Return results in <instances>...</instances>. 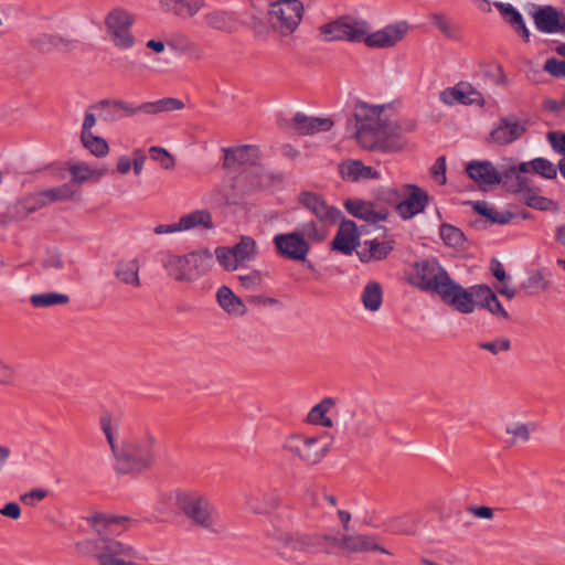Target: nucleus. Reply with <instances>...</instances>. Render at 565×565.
<instances>
[{
    "label": "nucleus",
    "mask_w": 565,
    "mask_h": 565,
    "mask_svg": "<svg viewBox=\"0 0 565 565\" xmlns=\"http://www.w3.org/2000/svg\"><path fill=\"white\" fill-rule=\"evenodd\" d=\"M392 104L358 103L354 107L355 140L367 151L398 152L407 146L405 134L416 129L412 121L392 118Z\"/></svg>",
    "instance_id": "obj_1"
},
{
    "label": "nucleus",
    "mask_w": 565,
    "mask_h": 565,
    "mask_svg": "<svg viewBox=\"0 0 565 565\" xmlns=\"http://www.w3.org/2000/svg\"><path fill=\"white\" fill-rule=\"evenodd\" d=\"M168 277L179 285H193L213 269V253L201 247L186 253H168L162 259Z\"/></svg>",
    "instance_id": "obj_2"
},
{
    "label": "nucleus",
    "mask_w": 565,
    "mask_h": 565,
    "mask_svg": "<svg viewBox=\"0 0 565 565\" xmlns=\"http://www.w3.org/2000/svg\"><path fill=\"white\" fill-rule=\"evenodd\" d=\"M324 436L294 430L284 437L281 449L301 463L317 465L330 450V444L323 440Z\"/></svg>",
    "instance_id": "obj_3"
},
{
    "label": "nucleus",
    "mask_w": 565,
    "mask_h": 565,
    "mask_svg": "<svg viewBox=\"0 0 565 565\" xmlns=\"http://www.w3.org/2000/svg\"><path fill=\"white\" fill-rule=\"evenodd\" d=\"M327 236L326 231L318 230L311 223L307 225L303 233L290 232L276 235L274 244L278 254L287 259L305 262L310 250V241L320 242Z\"/></svg>",
    "instance_id": "obj_4"
},
{
    "label": "nucleus",
    "mask_w": 565,
    "mask_h": 565,
    "mask_svg": "<svg viewBox=\"0 0 565 565\" xmlns=\"http://www.w3.org/2000/svg\"><path fill=\"white\" fill-rule=\"evenodd\" d=\"M303 11L301 0H270L267 12L269 25L279 36H290L298 29Z\"/></svg>",
    "instance_id": "obj_5"
},
{
    "label": "nucleus",
    "mask_w": 565,
    "mask_h": 565,
    "mask_svg": "<svg viewBox=\"0 0 565 565\" xmlns=\"http://www.w3.org/2000/svg\"><path fill=\"white\" fill-rule=\"evenodd\" d=\"M247 147L238 146L224 151L223 170L225 172L227 199L232 202L244 198L246 182Z\"/></svg>",
    "instance_id": "obj_6"
},
{
    "label": "nucleus",
    "mask_w": 565,
    "mask_h": 565,
    "mask_svg": "<svg viewBox=\"0 0 565 565\" xmlns=\"http://www.w3.org/2000/svg\"><path fill=\"white\" fill-rule=\"evenodd\" d=\"M134 22V14L122 7H115L106 13L104 18L105 30L114 47L124 52L134 49L136 44L135 36L131 33Z\"/></svg>",
    "instance_id": "obj_7"
},
{
    "label": "nucleus",
    "mask_w": 565,
    "mask_h": 565,
    "mask_svg": "<svg viewBox=\"0 0 565 565\" xmlns=\"http://www.w3.org/2000/svg\"><path fill=\"white\" fill-rule=\"evenodd\" d=\"M178 510L196 527L213 530V518L207 499L195 491H180L175 494Z\"/></svg>",
    "instance_id": "obj_8"
},
{
    "label": "nucleus",
    "mask_w": 565,
    "mask_h": 565,
    "mask_svg": "<svg viewBox=\"0 0 565 565\" xmlns=\"http://www.w3.org/2000/svg\"><path fill=\"white\" fill-rule=\"evenodd\" d=\"M408 280L417 288L439 297L451 278L436 259H424L412 266Z\"/></svg>",
    "instance_id": "obj_9"
},
{
    "label": "nucleus",
    "mask_w": 565,
    "mask_h": 565,
    "mask_svg": "<svg viewBox=\"0 0 565 565\" xmlns=\"http://www.w3.org/2000/svg\"><path fill=\"white\" fill-rule=\"evenodd\" d=\"M480 285L465 288L452 279L439 295L440 300L454 311L470 316L477 310Z\"/></svg>",
    "instance_id": "obj_10"
},
{
    "label": "nucleus",
    "mask_w": 565,
    "mask_h": 565,
    "mask_svg": "<svg viewBox=\"0 0 565 565\" xmlns=\"http://www.w3.org/2000/svg\"><path fill=\"white\" fill-rule=\"evenodd\" d=\"M115 458L120 470L126 473H139L150 468L153 458L149 449L140 441H127L118 451Z\"/></svg>",
    "instance_id": "obj_11"
},
{
    "label": "nucleus",
    "mask_w": 565,
    "mask_h": 565,
    "mask_svg": "<svg viewBox=\"0 0 565 565\" xmlns=\"http://www.w3.org/2000/svg\"><path fill=\"white\" fill-rule=\"evenodd\" d=\"M326 540L344 553H380L392 556L393 553L383 546L374 535L363 533H347L341 537L327 536Z\"/></svg>",
    "instance_id": "obj_12"
},
{
    "label": "nucleus",
    "mask_w": 565,
    "mask_h": 565,
    "mask_svg": "<svg viewBox=\"0 0 565 565\" xmlns=\"http://www.w3.org/2000/svg\"><path fill=\"white\" fill-rule=\"evenodd\" d=\"M65 170L70 174L71 183L76 185L97 183L108 172L104 164L81 159L68 160Z\"/></svg>",
    "instance_id": "obj_13"
},
{
    "label": "nucleus",
    "mask_w": 565,
    "mask_h": 565,
    "mask_svg": "<svg viewBox=\"0 0 565 565\" xmlns=\"http://www.w3.org/2000/svg\"><path fill=\"white\" fill-rule=\"evenodd\" d=\"M526 131V122L518 117L501 118L491 129L489 141L507 146L520 139Z\"/></svg>",
    "instance_id": "obj_14"
},
{
    "label": "nucleus",
    "mask_w": 565,
    "mask_h": 565,
    "mask_svg": "<svg viewBox=\"0 0 565 565\" xmlns=\"http://www.w3.org/2000/svg\"><path fill=\"white\" fill-rule=\"evenodd\" d=\"M75 196V192L68 184H63L56 188L44 189L36 194V203L28 205V200H19L15 204L18 214H30L38 209L52 204L58 201H68Z\"/></svg>",
    "instance_id": "obj_15"
},
{
    "label": "nucleus",
    "mask_w": 565,
    "mask_h": 565,
    "mask_svg": "<svg viewBox=\"0 0 565 565\" xmlns=\"http://www.w3.org/2000/svg\"><path fill=\"white\" fill-rule=\"evenodd\" d=\"M439 99L446 106L461 104L465 106L477 105L482 107L486 104L483 95L472 85L463 82L445 88L439 94Z\"/></svg>",
    "instance_id": "obj_16"
},
{
    "label": "nucleus",
    "mask_w": 565,
    "mask_h": 565,
    "mask_svg": "<svg viewBox=\"0 0 565 565\" xmlns=\"http://www.w3.org/2000/svg\"><path fill=\"white\" fill-rule=\"evenodd\" d=\"M405 199L395 205L396 213L403 220H409L424 212L428 203V194L415 184L402 186Z\"/></svg>",
    "instance_id": "obj_17"
},
{
    "label": "nucleus",
    "mask_w": 565,
    "mask_h": 565,
    "mask_svg": "<svg viewBox=\"0 0 565 565\" xmlns=\"http://www.w3.org/2000/svg\"><path fill=\"white\" fill-rule=\"evenodd\" d=\"M534 423L524 418L514 417L507 420L501 427V438L509 448L527 444L533 439Z\"/></svg>",
    "instance_id": "obj_18"
},
{
    "label": "nucleus",
    "mask_w": 565,
    "mask_h": 565,
    "mask_svg": "<svg viewBox=\"0 0 565 565\" xmlns=\"http://www.w3.org/2000/svg\"><path fill=\"white\" fill-rule=\"evenodd\" d=\"M344 207L352 216L372 224L385 222L390 217L388 209L362 199H348Z\"/></svg>",
    "instance_id": "obj_19"
},
{
    "label": "nucleus",
    "mask_w": 565,
    "mask_h": 565,
    "mask_svg": "<svg viewBox=\"0 0 565 565\" xmlns=\"http://www.w3.org/2000/svg\"><path fill=\"white\" fill-rule=\"evenodd\" d=\"M213 253L217 264L225 271H237L247 258V243L242 238L232 246H217Z\"/></svg>",
    "instance_id": "obj_20"
},
{
    "label": "nucleus",
    "mask_w": 565,
    "mask_h": 565,
    "mask_svg": "<svg viewBox=\"0 0 565 565\" xmlns=\"http://www.w3.org/2000/svg\"><path fill=\"white\" fill-rule=\"evenodd\" d=\"M408 31L405 22L386 25L385 28L369 33L366 45L369 47L387 49L401 42Z\"/></svg>",
    "instance_id": "obj_21"
},
{
    "label": "nucleus",
    "mask_w": 565,
    "mask_h": 565,
    "mask_svg": "<svg viewBox=\"0 0 565 565\" xmlns=\"http://www.w3.org/2000/svg\"><path fill=\"white\" fill-rule=\"evenodd\" d=\"M529 172H535L546 179H554L557 174L555 166L543 158H536L520 164H510L503 170L505 179L515 178L516 180L524 179L522 174Z\"/></svg>",
    "instance_id": "obj_22"
},
{
    "label": "nucleus",
    "mask_w": 565,
    "mask_h": 565,
    "mask_svg": "<svg viewBox=\"0 0 565 565\" xmlns=\"http://www.w3.org/2000/svg\"><path fill=\"white\" fill-rule=\"evenodd\" d=\"M466 172L481 189L499 184L502 177H504V174H501L493 163L488 160H473L469 162L466 166Z\"/></svg>",
    "instance_id": "obj_23"
},
{
    "label": "nucleus",
    "mask_w": 565,
    "mask_h": 565,
    "mask_svg": "<svg viewBox=\"0 0 565 565\" xmlns=\"http://www.w3.org/2000/svg\"><path fill=\"white\" fill-rule=\"evenodd\" d=\"M298 201L320 221L329 224H334L337 222L338 211L328 205L321 195L307 191L299 194Z\"/></svg>",
    "instance_id": "obj_24"
},
{
    "label": "nucleus",
    "mask_w": 565,
    "mask_h": 565,
    "mask_svg": "<svg viewBox=\"0 0 565 565\" xmlns=\"http://www.w3.org/2000/svg\"><path fill=\"white\" fill-rule=\"evenodd\" d=\"M359 244L360 234L356 224L350 220L342 221L332 241V249L343 255H351Z\"/></svg>",
    "instance_id": "obj_25"
},
{
    "label": "nucleus",
    "mask_w": 565,
    "mask_h": 565,
    "mask_svg": "<svg viewBox=\"0 0 565 565\" xmlns=\"http://www.w3.org/2000/svg\"><path fill=\"white\" fill-rule=\"evenodd\" d=\"M340 177L349 182H358L360 180L381 178V173L373 167L365 166L360 160H345L339 164Z\"/></svg>",
    "instance_id": "obj_26"
},
{
    "label": "nucleus",
    "mask_w": 565,
    "mask_h": 565,
    "mask_svg": "<svg viewBox=\"0 0 565 565\" xmlns=\"http://www.w3.org/2000/svg\"><path fill=\"white\" fill-rule=\"evenodd\" d=\"M335 406V401L331 397L323 398L315 405L307 414L306 422L313 426L332 428L334 425L331 416Z\"/></svg>",
    "instance_id": "obj_27"
},
{
    "label": "nucleus",
    "mask_w": 565,
    "mask_h": 565,
    "mask_svg": "<svg viewBox=\"0 0 565 565\" xmlns=\"http://www.w3.org/2000/svg\"><path fill=\"white\" fill-rule=\"evenodd\" d=\"M394 246L395 242L393 239L380 241L374 238L365 241L360 254L361 260L364 263L384 260L393 252Z\"/></svg>",
    "instance_id": "obj_28"
},
{
    "label": "nucleus",
    "mask_w": 565,
    "mask_h": 565,
    "mask_svg": "<svg viewBox=\"0 0 565 565\" xmlns=\"http://www.w3.org/2000/svg\"><path fill=\"white\" fill-rule=\"evenodd\" d=\"M217 305L230 316H243L245 312V302L236 296L227 286H221L215 295Z\"/></svg>",
    "instance_id": "obj_29"
},
{
    "label": "nucleus",
    "mask_w": 565,
    "mask_h": 565,
    "mask_svg": "<svg viewBox=\"0 0 565 565\" xmlns=\"http://www.w3.org/2000/svg\"><path fill=\"white\" fill-rule=\"evenodd\" d=\"M292 122L295 128L303 135L328 131L333 126L330 118H318L300 113L295 115Z\"/></svg>",
    "instance_id": "obj_30"
},
{
    "label": "nucleus",
    "mask_w": 565,
    "mask_h": 565,
    "mask_svg": "<svg viewBox=\"0 0 565 565\" xmlns=\"http://www.w3.org/2000/svg\"><path fill=\"white\" fill-rule=\"evenodd\" d=\"M518 181L516 191L521 193L523 202L533 209L540 211H555L557 209V204L551 199L544 198L537 193V191L527 188L525 183V179H520Z\"/></svg>",
    "instance_id": "obj_31"
},
{
    "label": "nucleus",
    "mask_w": 565,
    "mask_h": 565,
    "mask_svg": "<svg viewBox=\"0 0 565 565\" xmlns=\"http://www.w3.org/2000/svg\"><path fill=\"white\" fill-rule=\"evenodd\" d=\"M132 523V519L128 515H119L111 513H96L90 518V524L97 531H107L113 529L127 530Z\"/></svg>",
    "instance_id": "obj_32"
},
{
    "label": "nucleus",
    "mask_w": 565,
    "mask_h": 565,
    "mask_svg": "<svg viewBox=\"0 0 565 565\" xmlns=\"http://www.w3.org/2000/svg\"><path fill=\"white\" fill-rule=\"evenodd\" d=\"M533 18L537 29L543 32L553 33L562 26V13L550 6L539 9Z\"/></svg>",
    "instance_id": "obj_33"
},
{
    "label": "nucleus",
    "mask_w": 565,
    "mask_h": 565,
    "mask_svg": "<svg viewBox=\"0 0 565 565\" xmlns=\"http://www.w3.org/2000/svg\"><path fill=\"white\" fill-rule=\"evenodd\" d=\"M480 308L486 309L494 317L508 319L509 315L500 303L494 291L487 285H480L479 297H477Z\"/></svg>",
    "instance_id": "obj_34"
},
{
    "label": "nucleus",
    "mask_w": 565,
    "mask_h": 565,
    "mask_svg": "<svg viewBox=\"0 0 565 565\" xmlns=\"http://www.w3.org/2000/svg\"><path fill=\"white\" fill-rule=\"evenodd\" d=\"M345 21V40L364 42L366 44V38L369 36L372 26L369 21L362 18L344 17Z\"/></svg>",
    "instance_id": "obj_35"
},
{
    "label": "nucleus",
    "mask_w": 565,
    "mask_h": 565,
    "mask_svg": "<svg viewBox=\"0 0 565 565\" xmlns=\"http://www.w3.org/2000/svg\"><path fill=\"white\" fill-rule=\"evenodd\" d=\"M182 232H188L196 227L212 230L214 227L212 215L206 210H196L188 213L180 218Z\"/></svg>",
    "instance_id": "obj_36"
},
{
    "label": "nucleus",
    "mask_w": 565,
    "mask_h": 565,
    "mask_svg": "<svg viewBox=\"0 0 565 565\" xmlns=\"http://www.w3.org/2000/svg\"><path fill=\"white\" fill-rule=\"evenodd\" d=\"M439 235L444 244L455 250L461 252L467 247V238L462 231L451 224L443 223L439 227Z\"/></svg>",
    "instance_id": "obj_37"
},
{
    "label": "nucleus",
    "mask_w": 565,
    "mask_h": 565,
    "mask_svg": "<svg viewBox=\"0 0 565 565\" xmlns=\"http://www.w3.org/2000/svg\"><path fill=\"white\" fill-rule=\"evenodd\" d=\"M139 263L136 258L122 259L118 263L115 275L121 282L139 286Z\"/></svg>",
    "instance_id": "obj_38"
},
{
    "label": "nucleus",
    "mask_w": 565,
    "mask_h": 565,
    "mask_svg": "<svg viewBox=\"0 0 565 565\" xmlns=\"http://www.w3.org/2000/svg\"><path fill=\"white\" fill-rule=\"evenodd\" d=\"M473 210L491 223L507 224L513 218L509 211H498L486 202H473Z\"/></svg>",
    "instance_id": "obj_39"
},
{
    "label": "nucleus",
    "mask_w": 565,
    "mask_h": 565,
    "mask_svg": "<svg viewBox=\"0 0 565 565\" xmlns=\"http://www.w3.org/2000/svg\"><path fill=\"white\" fill-rule=\"evenodd\" d=\"M82 146L95 158H105L109 154L108 142L100 136L89 134L79 136Z\"/></svg>",
    "instance_id": "obj_40"
},
{
    "label": "nucleus",
    "mask_w": 565,
    "mask_h": 565,
    "mask_svg": "<svg viewBox=\"0 0 565 565\" xmlns=\"http://www.w3.org/2000/svg\"><path fill=\"white\" fill-rule=\"evenodd\" d=\"M383 291L377 281H369L362 291L361 299L365 309L377 311L382 305Z\"/></svg>",
    "instance_id": "obj_41"
},
{
    "label": "nucleus",
    "mask_w": 565,
    "mask_h": 565,
    "mask_svg": "<svg viewBox=\"0 0 565 565\" xmlns=\"http://www.w3.org/2000/svg\"><path fill=\"white\" fill-rule=\"evenodd\" d=\"M497 7L504 15L505 20L514 28V30L527 41L530 34L523 23L521 14L515 11L511 4L498 3Z\"/></svg>",
    "instance_id": "obj_42"
},
{
    "label": "nucleus",
    "mask_w": 565,
    "mask_h": 565,
    "mask_svg": "<svg viewBox=\"0 0 565 565\" xmlns=\"http://www.w3.org/2000/svg\"><path fill=\"white\" fill-rule=\"evenodd\" d=\"M68 301V296L58 292L38 294L30 298V302L36 308L66 305Z\"/></svg>",
    "instance_id": "obj_43"
},
{
    "label": "nucleus",
    "mask_w": 565,
    "mask_h": 565,
    "mask_svg": "<svg viewBox=\"0 0 565 565\" xmlns=\"http://www.w3.org/2000/svg\"><path fill=\"white\" fill-rule=\"evenodd\" d=\"M319 30L320 34L326 41L345 40L347 33L344 17L335 21L322 24Z\"/></svg>",
    "instance_id": "obj_44"
},
{
    "label": "nucleus",
    "mask_w": 565,
    "mask_h": 565,
    "mask_svg": "<svg viewBox=\"0 0 565 565\" xmlns=\"http://www.w3.org/2000/svg\"><path fill=\"white\" fill-rule=\"evenodd\" d=\"M150 158L158 163L162 170L170 171L175 167V158L166 148L152 146L149 148Z\"/></svg>",
    "instance_id": "obj_45"
},
{
    "label": "nucleus",
    "mask_w": 565,
    "mask_h": 565,
    "mask_svg": "<svg viewBox=\"0 0 565 565\" xmlns=\"http://www.w3.org/2000/svg\"><path fill=\"white\" fill-rule=\"evenodd\" d=\"M162 6L167 10L181 17H191L199 10V6L195 2L184 0H162Z\"/></svg>",
    "instance_id": "obj_46"
},
{
    "label": "nucleus",
    "mask_w": 565,
    "mask_h": 565,
    "mask_svg": "<svg viewBox=\"0 0 565 565\" xmlns=\"http://www.w3.org/2000/svg\"><path fill=\"white\" fill-rule=\"evenodd\" d=\"M132 171V153L119 154L114 163V172L119 177H126Z\"/></svg>",
    "instance_id": "obj_47"
},
{
    "label": "nucleus",
    "mask_w": 565,
    "mask_h": 565,
    "mask_svg": "<svg viewBox=\"0 0 565 565\" xmlns=\"http://www.w3.org/2000/svg\"><path fill=\"white\" fill-rule=\"evenodd\" d=\"M153 113L182 110L184 103L178 98H164L151 105Z\"/></svg>",
    "instance_id": "obj_48"
},
{
    "label": "nucleus",
    "mask_w": 565,
    "mask_h": 565,
    "mask_svg": "<svg viewBox=\"0 0 565 565\" xmlns=\"http://www.w3.org/2000/svg\"><path fill=\"white\" fill-rule=\"evenodd\" d=\"M546 137L552 148L565 158V132L551 131Z\"/></svg>",
    "instance_id": "obj_49"
},
{
    "label": "nucleus",
    "mask_w": 565,
    "mask_h": 565,
    "mask_svg": "<svg viewBox=\"0 0 565 565\" xmlns=\"http://www.w3.org/2000/svg\"><path fill=\"white\" fill-rule=\"evenodd\" d=\"M281 541L286 545H289L292 548H298V550L310 546L309 539L305 535L287 534V535L282 536Z\"/></svg>",
    "instance_id": "obj_50"
},
{
    "label": "nucleus",
    "mask_w": 565,
    "mask_h": 565,
    "mask_svg": "<svg viewBox=\"0 0 565 565\" xmlns=\"http://www.w3.org/2000/svg\"><path fill=\"white\" fill-rule=\"evenodd\" d=\"M431 177L435 179V181L443 185L446 183V161L445 158H439L435 162V164L431 167Z\"/></svg>",
    "instance_id": "obj_51"
},
{
    "label": "nucleus",
    "mask_w": 565,
    "mask_h": 565,
    "mask_svg": "<svg viewBox=\"0 0 565 565\" xmlns=\"http://www.w3.org/2000/svg\"><path fill=\"white\" fill-rule=\"evenodd\" d=\"M146 159L147 157L142 149H135L132 151V172L136 177L142 174Z\"/></svg>",
    "instance_id": "obj_52"
},
{
    "label": "nucleus",
    "mask_w": 565,
    "mask_h": 565,
    "mask_svg": "<svg viewBox=\"0 0 565 565\" xmlns=\"http://www.w3.org/2000/svg\"><path fill=\"white\" fill-rule=\"evenodd\" d=\"M544 70L553 76H565V61L547 60Z\"/></svg>",
    "instance_id": "obj_53"
},
{
    "label": "nucleus",
    "mask_w": 565,
    "mask_h": 565,
    "mask_svg": "<svg viewBox=\"0 0 565 565\" xmlns=\"http://www.w3.org/2000/svg\"><path fill=\"white\" fill-rule=\"evenodd\" d=\"M153 232L157 235H171L182 233L180 220L169 224H159L153 228Z\"/></svg>",
    "instance_id": "obj_54"
},
{
    "label": "nucleus",
    "mask_w": 565,
    "mask_h": 565,
    "mask_svg": "<svg viewBox=\"0 0 565 565\" xmlns=\"http://www.w3.org/2000/svg\"><path fill=\"white\" fill-rule=\"evenodd\" d=\"M47 495L43 489H34L20 497V500L26 505H33L35 501H41Z\"/></svg>",
    "instance_id": "obj_55"
},
{
    "label": "nucleus",
    "mask_w": 565,
    "mask_h": 565,
    "mask_svg": "<svg viewBox=\"0 0 565 565\" xmlns=\"http://www.w3.org/2000/svg\"><path fill=\"white\" fill-rule=\"evenodd\" d=\"M481 348L495 354L509 350L510 342L507 339H501L493 342L483 343L481 344Z\"/></svg>",
    "instance_id": "obj_56"
},
{
    "label": "nucleus",
    "mask_w": 565,
    "mask_h": 565,
    "mask_svg": "<svg viewBox=\"0 0 565 565\" xmlns=\"http://www.w3.org/2000/svg\"><path fill=\"white\" fill-rule=\"evenodd\" d=\"M96 117L93 113H86L82 124L81 136H86L93 132V128L96 125Z\"/></svg>",
    "instance_id": "obj_57"
},
{
    "label": "nucleus",
    "mask_w": 565,
    "mask_h": 565,
    "mask_svg": "<svg viewBox=\"0 0 565 565\" xmlns=\"http://www.w3.org/2000/svg\"><path fill=\"white\" fill-rule=\"evenodd\" d=\"M0 513L3 515V516H7V518H10V519H13V520H17L20 518L21 515V510H20V507L14 503V502H10V503H7L1 510H0Z\"/></svg>",
    "instance_id": "obj_58"
},
{
    "label": "nucleus",
    "mask_w": 565,
    "mask_h": 565,
    "mask_svg": "<svg viewBox=\"0 0 565 565\" xmlns=\"http://www.w3.org/2000/svg\"><path fill=\"white\" fill-rule=\"evenodd\" d=\"M470 512L480 519L490 520L493 518V510L489 507L481 505V507H475L470 509Z\"/></svg>",
    "instance_id": "obj_59"
},
{
    "label": "nucleus",
    "mask_w": 565,
    "mask_h": 565,
    "mask_svg": "<svg viewBox=\"0 0 565 565\" xmlns=\"http://www.w3.org/2000/svg\"><path fill=\"white\" fill-rule=\"evenodd\" d=\"M256 306H273L277 303V300L273 297L264 296V295H254L249 299Z\"/></svg>",
    "instance_id": "obj_60"
},
{
    "label": "nucleus",
    "mask_w": 565,
    "mask_h": 565,
    "mask_svg": "<svg viewBox=\"0 0 565 565\" xmlns=\"http://www.w3.org/2000/svg\"><path fill=\"white\" fill-rule=\"evenodd\" d=\"M491 270H492V274L494 275V277L500 282H503V281L507 280L508 276H507L505 270H504V268H503L501 263H499V262L492 263Z\"/></svg>",
    "instance_id": "obj_61"
},
{
    "label": "nucleus",
    "mask_w": 565,
    "mask_h": 565,
    "mask_svg": "<svg viewBox=\"0 0 565 565\" xmlns=\"http://www.w3.org/2000/svg\"><path fill=\"white\" fill-rule=\"evenodd\" d=\"M494 82L498 85H507L509 83L507 74L503 72L501 66L494 67Z\"/></svg>",
    "instance_id": "obj_62"
},
{
    "label": "nucleus",
    "mask_w": 565,
    "mask_h": 565,
    "mask_svg": "<svg viewBox=\"0 0 565 565\" xmlns=\"http://www.w3.org/2000/svg\"><path fill=\"white\" fill-rule=\"evenodd\" d=\"M338 519H339L341 525L343 526V529L348 530L350 521H351V513L345 510H339Z\"/></svg>",
    "instance_id": "obj_63"
},
{
    "label": "nucleus",
    "mask_w": 565,
    "mask_h": 565,
    "mask_svg": "<svg viewBox=\"0 0 565 565\" xmlns=\"http://www.w3.org/2000/svg\"><path fill=\"white\" fill-rule=\"evenodd\" d=\"M532 282L536 286H540L542 289L548 288V281L544 278V276L540 273L535 274L531 278Z\"/></svg>",
    "instance_id": "obj_64"
}]
</instances>
